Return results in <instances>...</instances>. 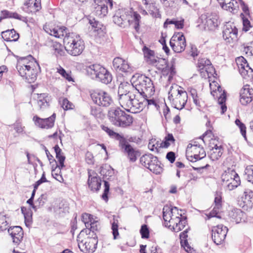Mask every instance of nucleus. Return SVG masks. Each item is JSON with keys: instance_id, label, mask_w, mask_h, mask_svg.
I'll return each instance as SVG.
<instances>
[{"instance_id": "1", "label": "nucleus", "mask_w": 253, "mask_h": 253, "mask_svg": "<svg viewBox=\"0 0 253 253\" xmlns=\"http://www.w3.org/2000/svg\"><path fill=\"white\" fill-rule=\"evenodd\" d=\"M35 60L33 57L29 55L27 57H22L17 62L16 68L19 75L25 78L29 83H33L37 79V71L32 66Z\"/></svg>"}, {"instance_id": "2", "label": "nucleus", "mask_w": 253, "mask_h": 253, "mask_svg": "<svg viewBox=\"0 0 253 253\" xmlns=\"http://www.w3.org/2000/svg\"><path fill=\"white\" fill-rule=\"evenodd\" d=\"M63 42L67 51L73 56L81 54L84 48V41L79 35L74 33L64 38Z\"/></svg>"}, {"instance_id": "3", "label": "nucleus", "mask_w": 253, "mask_h": 253, "mask_svg": "<svg viewBox=\"0 0 253 253\" xmlns=\"http://www.w3.org/2000/svg\"><path fill=\"white\" fill-rule=\"evenodd\" d=\"M133 86L135 87L136 92L145 97L152 95L154 92V86L152 80L148 77L143 75H139L137 77H132Z\"/></svg>"}, {"instance_id": "4", "label": "nucleus", "mask_w": 253, "mask_h": 253, "mask_svg": "<svg viewBox=\"0 0 253 253\" xmlns=\"http://www.w3.org/2000/svg\"><path fill=\"white\" fill-rule=\"evenodd\" d=\"M169 98L172 99V106L178 110L182 109L186 104L188 95L186 91L179 89V87L171 86L169 92Z\"/></svg>"}, {"instance_id": "5", "label": "nucleus", "mask_w": 253, "mask_h": 253, "mask_svg": "<svg viewBox=\"0 0 253 253\" xmlns=\"http://www.w3.org/2000/svg\"><path fill=\"white\" fill-rule=\"evenodd\" d=\"M140 162L142 165L154 173L159 174L162 171V168L158 158L151 154L143 155L140 158Z\"/></svg>"}, {"instance_id": "6", "label": "nucleus", "mask_w": 253, "mask_h": 253, "mask_svg": "<svg viewBox=\"0 0 253 253\" xmlns=\"http://www.w3.org/2000/svg\"><path fill=\"white\" fill-rule=\"evenodd\" d=\"M90 97L94 103L102 106L109 107L113 104L111 95L103 90H94L90 93Z\"/></svg>"}, {"instance_id": "7", "label": "nucleus", "mask_w": 253, "mask_h": 253, "mask_svg": "<svg viewBox=\"0 0 253 253\" xmlns=\"http://www.w3.org/2000/svg\"><path fill=\"white\" fill-rule=\"evenodd\" d=\"M187 159L193 162L201 160L206 156V152L202 146H187L186 149Z\"/></svg>"}, {"instance_id": "8", "label": "nucleus", "mask_w": 253, "mask_h": 253, "mask_svg": "<svg viewBox=\"0 0 253 253\" xmlns=\"http://www.w3.org/2000/svg\"><path fill=\"white\" fill-rule=\"evenodd\" d=\"M227 227L222 224L213 226L212 228V239L216 245H220L224 241L228 232Z\"/></svg>"}, {"instance_id": "9", "label": "nucleus", "mask_w": 253, "mask_h": 253, "mask_svg": "<svg viewBox=\"0 0 253 253\" xmlns=\"http://www.w3.org/2000/svg\"><path fill=\"white\" fill-rule=\"evenodd\" d=\"M169 44L175 52H182L186 46V40L184 35L179 33L174 35L170 40Z\"/></svg>"}, {"instance_id": "10", "label": "nucleus", "mask_w": 253, "mask_h": 253, "mask_svg": "<svg viewBox=\"0 0 253 253\" xmlns=\"http://www.w3.org/2000/svg\"><path fill=\"white\" fill-rule=\"evenodd\" d=\"M78 246L80 250L85 253H93L97 247L98 240L95 239L86 238L84 240H80V237H78Z\"/></svg>"}, {"instance_id": "11", "label": "nucleus", "mask_w": 253, "mask_h": 253, "mask_svg": "<svg viewBox=\"0 0 253 253\" xmlns=\"http://www.w3.org/2000/svg\"><path fill=\"white\" fill-rule=\"evenodd\" d=\"M238 29L229 23L226 24L223 30V38L227 42L231 43L237 40Z\"/></svg>"}, {"instance_id": "12", "label": "nucleus", "mask_w": 253, "mask_h": 253, "mask_svg": "<svg viewBox=\"0 0 253 253\" xmlns=\"http://www.w3.org/2000/svg\"><path fill=\"white\" fill-rule=\"evenodd\" d=\"M135 97L131 100V106H129L128 112L136 113L142 111L144 107V95L136 92L134 93Z\"/></svg>"}, {"instance_id": "13", "label": "nucleus", "mask_w": 253, "mask_h": 253, "mask_svg": "<svg viewBox=\"0 0 253 253\" xmlns=\"http://www.w3.org/2000/svg\"><path fill=\"white\" fill-rule=\"evenodd\" d=\"M55 117L56 114L53 113L50 117L45 119H42L38 116H35L33 120L36 126L39 127L48 129L53 126Z\"/></svg>"}, {"instance_id": "14", "label": "nucleus", "mask_w": 253, "mask_h": 253, "mask_svg": "<svg viewBox=\"0 0 253 253\" xmlns=\"http://www.w3.org/2000/svg\"><path fill=\"white\" fill-rule=\"evenodd\" d=\"M114 68L117 71L130 73L133 71V68L128 63L127 61L120 57H116L113 61Z\"/></svg>"}, {"instance_id": "15", "label": "nucleus", "mask_w": 253, "mask_h": 253, "mask_svg": "<svg viewBox=\"0 0 253 253\" xmlns=\"http://www.w3.org/2000/svg\"><path fill=\"white\" fill-rule=\"evenodd\" d=\"M88 179L87 184L89 188L92 191H98L101 187V180L97 174L92 170L88 171Z\"/></svg>"}, {"instance_id": "16", "label": "nucleus", "mask_w": 253, "mask_h": 253, "mask_svg": "<svg viewBox=\"0 0 253 253\" xmlns=\"http://www.w3.org/2000/svg\"><path fill=\"white\" fill-rule=\"evenodd\" d=\"M113 20L115 24L120 27L125 28L127 25V22H130L129 20H127V15L122 9H118L114 16Z\"/></svg>"}, {"instance_id": "17", "label": "nucleus", "mask_w": 253, "mask_h": 253, "mask_svg": "<svg viewBox=\"0 0 253 253\" xmlns=\"http://www.w3.org/2000/svg\"><path fill=\"white\" fill-rule=\"evenodd\" d=\"M240 101L243 105H246L252 101L253 97V89L250 88L249 85H244L241 89Z\"/></svg>"}, {"instance_id": "18", "label": "nucleus", "mask_w": 253, "mask_h": 253, "mask_svg": "<svg viewBox=\"0 0 253 253\" xmlns=\"http://www.w3.org/2000/svg\"><path fill=\"white\" fill-rule=\"evenodd\" d=\"M222 89L220 86H217V90L216 89L212 90L211 91V94L215 96L216 95L218 97V103L220 105V108L221 110V114L224 113L226 111L227 107L225 105V101L226 100V95L225 92L224 91L221 93Z\"/></svg>"}, {"instance_id": "19", "label": "nucleus", "mask_w": 253, "mask_h": 253, "mask_svg": "<svg viewBox=\"0 0 253 253\" xmlns=\"http://www.w3.org/2000/svg\"><path fill=\"white\" fill-rule=\"evenodd\" d=\"M8 232L12 238L13 243L19 244L21 242L23 237V231L20 226L10 227L8 229Z\"/></svg>"}, {"instance_id": "20", "label": "nucleus", "mask_w": 253, "mask_h": 253, "mask_svg": "<svg viewBox=\"0 0 253 253\" xmlns=\"http://www.w3.org/2000/svg\"><path fill=\"white\" fill-rule=\"evenodd\" d=\"M123 114L124 111L119 108H111L108 111V117L112 124L116 126Z\"/></svg>"}, {"instance_id": "21", "label": "nucleus", "mask_w": 253, "mask_h": 253, "mask_svg": "<svg viewBox=\"0 0 253 253\" xmlns=\"http://www.w3.org/2000/svg\"><path fill=\"white\" fill-rule=\"evenodd\" d=\"M177 213L178 215H180L178 212L177 208L174 207L173 208H170L168 206H165L163 210V218L165 221V226H168V224L169 223L171 219L173 217L171 216L172 214Z\"/></svg>"}, {"instance_id": "22", "label": "nucleus", "mask_w": 253, "mask_h": 253, "mask_svg": "<svg viewBox=\"0 0 253 253\" xmlns=\"http://www.w3.org/2000/svg\"><path fill=\"white\" fill-rule=\"evenodd\" d=\"M243 210L245 211H250L253 208V192H244V196L242 198V201L240 204Z\"/></svg>"}, {"instance_id": "23", "label": "nucleus", "mask_w": 253, "mask_h": 253, "mask_svg": "<svg viewBox=\"0 0 253 253\" xmlns=\"http://www.w3.org/2000/svg\"><path fill=\"white\" fill-rule=\"evenodd\" d=\"M50 97L46 93H41L38 95L37 104L41 111H44L48 108Z\"/></svg>"}, {"instance_id": "24", "label": "nucleus", "mask_w": 253, "mask_h": 253, "mask_svg": "<svg viewBox=\"0 0 253 253\" xmlns=\"http://www.w3.org/2000/svg\"><path fill=\"white\" fill-rule=\"evenodd\" d=\"M89 24L91 25L92 28L94 29V31L97 33L99 37L103 36L106 33V27L101 22L95 19L92 20L90 19L89 21Z\"/></svg>"}, {"instance_id": "25", "label": "nucleus", "mask_w": 253, "mask_h": 253, "mask_svg": "<svg viewBox=\"0 0 253 253\" xmlns=\"http://www.w3.org/2000/svg\"><path fill=\"white\" fill-rule=\"evenodd\" d=\"M135 97L134 93H129L127 95H124L119 98V103L121 106L128 111L129 106H131V100L132 97Z\"/></svg>"}, {"instance_id": "26", "label": "nucleus", "mask_w": 253, "mask_h": 253, "mask_svg": "<svg viewBox=\"0 0 253 253\" xmlns=\"http://www.w3.org/2000/svg\"><path fill=\"white\" fill-rule=\"evenodd\" d=\"M41 0H28L24 3L28 11L32 13H35L41 8Z\"/></svg>"}, {"instance_id": "27", "label": "nucleus", "mask_w": 253, "mask_h": 253, "mask_svg": "<svg viewBox=\"0 0 253 253\" xmlns=\"http://www.w3.org/2000/svg\"><path fill=\"white\" fill-rule=\"evenodd\" d=\"M103 67L99 64L91 65L86 68V73L92 79H96Z\"/></svg>"}, {"instance_id": "28", "label": "nucleus", "mask_w": 253, "mask_h": 253, "mask_svg": "<svg viewBox=\"0 0 253 253\" xmlns=\"http://www.w3.org/2000/svg\"><path fill=\"white\" fill-rule=\"evenodd\" d=\"M1 37L7 42L16 41L19 37V34L14 29L8 30L1 32Z\"/></svg>"}, {"instance_id": "29", "label": "nucleus", "mask_w": 253, "mask_h": 253, "mask_svg": "<svg viewBox=\"0 0 253 253\" xmlns=\"http://www.w3.org/2000/svg\"><path fill=\"white\" fill-rule=\"evenodd\" d=\"M96 80L105 84H108L112 81V77L111 74L103 67Z\"/></svg>"}, {"instance_id": "30", "label": "nucleus", "mask_w": 253, "mask_h": 253, "mask_svg": "<svg viewBox=\"0 0 253 253\" xmlns=\"http://www.w3.org/2000/svg\"><path fill=\"white\" fill-rule=\"evenodd\" d=\"M223 148L221 146L215 145L209 152V157L212 161L218 160L222 154Z\"/></svg>"}, {"instance_id": "31", "label": "nucleus", "mask_w": 253, "mask_h": 253, "mask_svg": "<svg viewBox=\"0 0 253 253\" xmlns=\"http://www.w3.org/2000/svg\"><path fill=\"white\" fill-rule=\"evenodd\" d=\"M132 122L133 118L132 116L126 114L124 112V114L122 115L116 126L122 127H126L130 126L132 124Z\"/></svg>"}, {"instance_id": "32", "label": "nucleus", "mask_w": 253, "mask_h": 253, "mask_svg": "<svg viewBox=\"0 0 253 253\" xmlns=\"http://www.w3.org/2000/svg\"><path fill=\"white\" fill-rule=\"evenodd\" d=\"M244 216V213L238 209H233L229 212V216L233 221L239 223Z\"/></svg>"}, {"instance_id": "33", "label": "nucleus", "mask_w": 253, "mask_h": 253, "mask_svg": "<svg viewBox=\"0 0 253 253\" xmlns=\"http://www.w3.org/2000/svg\"><path fill=\"white\" fill-rule=\"evenodd\" d=\"M205 24L210 29H213L216 27L218 24L217 16L215 14L207 15Z\"/></svg>"}, {"instance_id": "34", "label": "nucleus", "mask_w": 253, "mask_h": 253, "mask_svg": "<svg viewBox=\"0 0 253 253\" xmlns=\"http://www.w3.org/2000/svg\"><path fill=\"white\" fill-rule=\"evenodd\" d=\"M53 148L56 153V158L59 162L58 168L62 169L65 167L64 163L65 160V157L62 152V150L58 145H56Z\"/></svg>"}, {"instance_id": "35", "label": "nucleus", "mask_w": 253, "mask_h": 253, "mask_svg": "<svg viewBox=\"0 0 253 253\" xmlns=\"http://www.w3.org/2000/svg\"><path fill=\"white\" fill-rule=\"evenodd\" d=\"M108 9L107 5L105 4H98L95 7L93 13L99 17L102 18L107 15Z\"/></svg>"}, {"instance_id": "36", "label": "nucleus", "mask_w": 253, "mask_h": 253, "mask_svg": "<svg viewBox=\"0 0 253 253\" xmlns=\"http://www.w3.org/2000/svg\"><path fill=\"white\" fill-rule=\"evenodd\" d=\"M241 181L238 174L235 175V177L230 179L229 182L225 183L229 190H232L240 185Z\"/></svg>"}, {"instance_id": "37", "label": "nucleus", "mask_w": 253, "mask_h": 253, "mask_svg": "<svg viewBox=\"0 0 253 253\" xmlns=\"http://www.w3.org/2000/svg\"><path fill=\"white\" fill-rule=\"evenodd\" d=\"M239 2L236 0H231V1H228V0H224L222 2V7L230 11L236 10L239 7Z\"/></svg>"}, {"instance_id": "38", "label": "nucleus", "mask_w": 253, "mask_h": 253, "mask_svg": "<svg viewBox=\"0 0 253 253\" xmlns=\"http://www.w3.org/2000/svg\"><path fill=\"white\" fill-rule=\"evenodd\" d=\"M21 211L24 216L25 223L26 226L31 224L32 221V211L31 209L23 207H21Z\"/></svg>"}, {"instance_id": "39", "label": "nucleus", "mask_w": 253, "mask_h": 253, "mask_svg": "<svg viewBox=\"0 0 253 253\" xmlns=\"http://www.w3.org/2000/svg\"><path fill=\"white\" fill-rule=\"evenodd\" d=\"M235 175H237V173L234 169H228L227 170H225L221 176V178L224 184L225 185V183L229 182L230 179L235 177Z\"/></svg>"}, {"instance_id": "40", "label": "nucleus", "mask_w": 253, "mask_h": 253, "mask_svg": "<svg viewBox=\"0 0 253 253\" xmlns=\"http://www.w3.org/2000/svg\"><path fill=\"white\" fill-rule=\"evenodd\" d=\"M124 152L127 153L129 160L132 162H135L137 159V156L139 155V151L134 149L131 146Z\"/></svg>"}, {"instance_id": "41", "label": "nucleus", "mask_w": 253, "mask_h": 253, "mask_svg": "<svg viewBox=\"0 0 253 253\" xmlns=\"http://www.w3.org/2000/svg\"><path fill=\"white\" fill-rule=\"evenodd\" d=\"M245 67H239V72L242 76L247 79V77H253V70L249 66V64H246Z\"/></svg>"}, {"instance_id": "42", "label": "nucleus", "mask_w": 253, "mask_h": 253, "mask_svg": "<svg viewBox=\"0 0 253 253\" xmlns=\"http://www.w3.org/2000/svg\"><path fill=\"white\" fill-rule=\"evenodd\" d=\"M100 173L106 179H109L114 174V169L109 166L101 167Z\"/></svg>"}, {"instance_id": "43", "label": "nucleus", "mask_w": 253, "mask_h": 253, "mask_svg": "<svg viewBox=\"0 0 253 253\" xmlns=\"http://www.w3.org/2000/svg\"><path fill=\"white\" fill-rule=\"evenodd\" d=\"M115 139L119 141V146L122 150H124V151L131 146L127 142L126 139L124 137V136H122L119 133L116 135Z\"/></svg>"}, {"instance_id": "44", "label": "nucleus", "mask_w": 253, "mask_h": 253, "mask_svg": "<svg viewBox=\"0 0 253 253\" xmlns=\"http://www.w3.org/2000/svg\"><path fill=\"white\" fill-rule=\"evenodd\" d=\"M110 222L114 239H116L119 235L118 232L119 221L118 219L116 218L115 216H114L113 219L110 220Z\"/></svg>"}, {"instance_id": "45", "label": "nucleus", "mask_w": 253, "mask_h": 253, "mask_svg": "<svg viewBox=\"0 0 253 253\" xmlns=\"http://www.w3.org/2000/svg\"><path fill=\"white\" fill-rule=\"evenodd\" d=\"M175 139L172 134L169 133L164 138L163 141L161 142V146L162 148H167L171 144H174Z\"/></svg>"}, {"instance_id": "46", "label": "nucleus", "mask_w": 253, "mask_h": 253, "mask_svg": "<svg viewBox=\"0 0 253 253\" xmlns=\"http://www.w3.org/2000/svg\"><path fill=\"white\" fill-rule=\"evenodd\" d=\"M211 64L210 60L205 58H202L198 60L197 67L198 70L201 71V72H203L204 71H206V69H205L206 66H210Z\"/></svg>"}, {"instance_id": "47", "label": "nucleus", "mask_w": 253, "mask_h": 253, "mask_svg": "<svg viewBox=\"0 0 253 253\" xmlns=\"http://www.w3.org/2000/svg\"><path fill=\"white\" fill-rule=\"evenodd\" d=\"M58 165L56 164L55 168H53V166L52 168V176L59 182L63 181V178L62 175L60 174L61 173V169L58 168Z\"/></svg>"}, {"instance_id": "48", "label": "nucleus", "mask_w": 253, "mask_h": 253, "mask_svg": "<svg viewBox=\"0 0 253 253\" xmlns=\"http://www.w3.org/2000/svg\"><path fill=\"white\" fill-rule=\"evenodd\" d=\"M156 139H151L149 141L148 147L151 151H156L157 152H158L159 149L160 148H162V146H161V142L159 141H157L154 143Z\"/></svg>"}, {"instance_id": "49", "label": "nucleus", "mask_w": 253, "mask_h": 253, "mask_svg": "<svg viewBox=\"0 0 253 253\" xmlns=\"http://www.w3.org/2000/svg\"><path fill=\"white\" fill-rule=\"evenodd\" d=\"M247 180L253 184V165L248 166L245 170Z\"/></svg>"}, {"instance_id": "50", "label": "nucleus", "mask_w": 253, "mask_h": 253, "mask_svg": "<svg viewBox=\"0 0 253 253\" xmlns=\"http://www.w3.org/2000/svg\"><path fill=\"white\" fill-rule=\"evenodd\" d=\"M130 87V85H122L119 86L118 89V95L119 97L124 95H127L128 94H129V93H133L128 90Z\"/></svg>"}, {"instance_id": "51", "label": "nucleus", "mask_w": 253, "mask_h": 253, "mask_svg": "<svg viewBox=\"0 0 253 253\" xmlns=\"http://www.w3.org/2000/svg\"><path fill=\"white\" fill-rule=\"evenodd\" d=\"M149 11L152 16L155 18H160L161 16L159 11V9L155 6L154 3H151L149 6Z\"/></svg>"}, {"instance_id": "52", "label": "nucleus", "mask_w": 253, "mask_h": 253, "mask_svg": "<svg viewBox=\"0 0 253 253\" xmlns=\"http://www.w3.org/2000/svg\"><path fill=\"white\" fill-rule=\"evenodd\" d=\"M241 17H242L243 24V30L247 32L252 27L250 21L249 20L248 18L249 17L246 16L244 14H241Z\"/></svg>"}, {"instance_id": "53", "label": "nucleus", "mask_w": 253, "mask_h": 253, "mask_svg": "<svg viewBox=\"0 0 253 253\" xmlns=\"http://www.w3.org/2000/svg\"><path fill=\"white\" fill-rule=\"evenodd\" d=\"M54 50V54L56 56H63L65 54V51L63 49L62 45L59 43H55L53 45Z\"/></svg>"}, {"instance_id": "54", "label": "nucleus", "mask_w": 253, "mask_h": 253, "mask_svg": "<svg viewBox=\"0 0 253 253\" xmlns=\"http://www.w3.org/2000/svg\"><path fill=\"white\" fill-rule=\"evenodd\" d=\"M134 23V28L138 32L139 29V23L141 18L140 15L136 12H134L132 16Z\"/></svg>"}, {"instance_id": "55", "label": "nucleus", "mask_w": 253, "mask_h": 253, "mask_svg": "<svg viewBox=\"0 0 253 253\" xmlns=\"http://www.w3.org/2000/svg\"><path fill=\"white\" fill-rule=\"evenodd\" d=\"M235 124L239 127L242 136L244 137L245 140H247L246 127L245 125L242 123L239 119L236 120Z\"/></svg>"}, {"instance_id": "56", "label": "nucleus", "mask_w": 253, "mask_h": 253, "mask_svg": "<svg viewBox=\"0 0 253 253\" xmlns=\"http://www.w3.org/2000/svg\"><path fill=\"white\" fill-rule=\"evenodd\" d=\"M156 59V63L153 66H155L159 70H163L166 67L167 61L166 59L161 58Z\"/></svg>"}, {"instance_id": "57", "label": "nucleus", "mask_w": 253, "mask_h": 253, "mask_svg": "<svg viewBox=\"0 0 253 253\" xmlns=\"http://www.w3.org/2000/svg\"><path fill=\"white\" fill-rule=\"evenodd\" d=\"M214 206L216 209H221L222 208V197L220 192H216L214 198Z\"/></svg>"}, {"instance_id": "58", "label": "nucleus", "mask_w": 253, "mask_h": 253, "mask_svg": "<svg viewBox=\"0 0 253 253\" xmlns=\"http://www.w3.org/2000/svg\"><path fill=\"white\" fill-rule=\"evenodd\" d=\"M140 233L142 238L148 239L149 237V230L147 225L143 224L141 226Z\"/></svg>"}, {"instance_id": "59", "label": "nucleus", "mask_w": 253, "mask_h": 253, "mask_svg": "<svg viewBox=\"0 0 253 253\" xmlns=\"http://www.w3.org/2000/svg\"><path fill=\"white\" fill-rule=\"evenodd\" d=\"M57 72L68 81L70 82L73 81V78L70 73H67L62 67H60L58 68Z\"/></svg>"}, {"instance_id": "60", "label": "nucleus", "mask_w": 253, "mask_h": 253, "mask_svg": "<svg viewBox=\"0 0 253 253\" xmlns=\"http://www.w3.org/2000/svg\"><path fill=\"white\" fill-rule=\"evenodd\" d=\"M58 30V36L57 38H60L61 37H64L66 38V37L69 36V34H70V33L68 32V29L64 26L57 27Z\"/></svg>"}, {"instance_id": "61", "label": "nucleus", "mask_w": 253, "mask_h": 253, "mask_svg": "<svg viewBox=\"0 0 253 253\" xmlns=\"http://www.w3.org/2000/svg\"><path fill=\"white\" fill-rule=\"evenodd\" d=\"M187 224L186 217H183V218L182 219L180 222L177 225H175L173 227V230L175 232H178L181 230H182L186 224Z\"/></svg>"}, {"instance_id": "62", "label": "nucleus", "mask_w": 253, "mask_h": 253, "mask_svg": "<svg viewBox=\"0 0 253 253\" xmlns=\"http://www.w3.org/2000/svg\"><path fill=\"white\" fill-rule=\"evenodd\" d=\"M101 129L104 131L110 137L115 138L118 133L115 132L109 127L104 125L101 126Z\"/></svg>"}, {"instance_id": "63", "label": "nucleus", "mask_w": 253, "mask_h": 253, "mask_svg": "<svg viewBox=\"0 0 253 253\" xmlns=\"http://www.w3.org/2000/svg\"><path fill=\"white\" fill-rule=\"evenodd\" d=\"M92 219L91 215L89 214L84 213L82 214V220L84 223L86 228L89 227V224L92 222Z\"/></svg>"}, {"instance_id": "64", "label": "nucleus", "mask_w": 253, "mask_h": 253, "mask_svg": "<svg viewBox=\"0 0 253 253\" xmlns=\"http://www.w3.org/2000/svg\"><path fill=\"white\" fill-rule=\"evenodd\" d=\"M243 52H245L248 56H251L253 55V42L250 43V45L245 46Z\"/></svg>"}]
</instances>
